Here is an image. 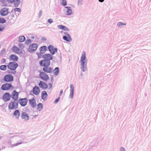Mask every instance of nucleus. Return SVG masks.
Instances as JSON below:
<instances>
[{"label": "nucleus", "mask_w": 151, "mask_h": 151, "mask_svg": "<svg viewBox=\"0 0 151 151\" xmlns=\"http://www.w3.org/2000/svg\"><path fill=\"white\" fill-rule=\"evenodd\" d=\"M63 93V90H61L60 91V96H61L62 95V94Z\"/></svg>", "instance_id": "obj_44"}, {"label": "nucleus", "mask_w": 151, "mask_h": 151, "mask_svg": "<svg viewBox=\"0 0 151 151\" xmlns=\"http://www.w3.org/2000/svg\"><path fill=\"white\" fill-rule=\"evenodd\" d=\"M39 76L40 78L45 81H47L49 79L48 76L44 72H40Z\"/></svg>", "instance_id": "obj_5"}, {"label": "nucleus", "mask_w": 151, "mask_h": 151, "mask_svg": "<svg viewBox=\"0 0 151 151\" xmlns=\"http://www.w3.org/2000/svg\"><path fill=\"white\" fill-rule=\"evenodd\" d=\"M18 66V64L14 62H10L7 65L8 69L11 70H14Z\"/></svg>", "instance_id": "obj_4"}, {"label": "nucleus", "mask_w": 151, "mask_h": 151, "mask_svg": "<svg viewBox=\"0 0 151 151\" xmlns=\"http://www.w3.org/2000/svg\"><path fill=\"white\" fill-rule=\"evenodd\" d=\"M13 115L16 118L19 119L20 115L19 111L18 110H16L14 112Z\"/></svg>", "instance_id": "obj_24"}, {"label": "nucleus", "mask_w": 151, "mask_h": 151, "mask_svg": "<svg viewBox=\"0 0 151 151\" xmlns=\"http://www.w3.org/2000/svg\"><path fill=\"white\" fill-rule=\"evenodd\" d=\"M48 49L52 55H54L55 52H57V49L54 47L52 45H50L48 46Z\"/></svg>", "instance_id": "obj_12"}, {"label": "nucleus", "mask_w": 151, "mask_h": 151, "mask_svg": "<svg viewBox=\"0 0 151 151\" xmlns=\"http://www.w3.org/2000/svg\"><path fill=\"white\" fill-rule=\"evenodd\" d=\"M6 62V60L5 59H2V63H5Z\"/></svg>", "instance_id": "obj_43"}, {"label": "nucleus", "mask_w": 151, "mask_h": 151, "mask_svg": "<svg viewBox=\"0 0 151 151\" xmlns=\"http://www.w3.org/2000/svg\"><path fill=\"white\" fill-rule=\"evenodd\" d=\"M61 4L63 6H65L67 5V1L65 0H62Z\"/></svg>", "instance_id": "obj_34"}, {"label": "nucleus", "mask_w": 151, "mask_h": 151, "mask_svg": "<svg viewBox=\"0 0 151 151\" xmlns=\"http://www.w3.org/2000/svg\"><path fill=\"white\" fill-rule=\"evenodd\" d=\"M70 93L69 97L70 98H73L74 94V86L73 85L71 84L70 85Z\"/></svg>", "instance_id": "obj_23"}, {"label": "nucleus", "mask_w": 151, "mask_h": 151, "mask_svg": "<svg viewBox=\"0 0 151 151\" xmlns=\"http://www.w3.org/2000/svg\"><path fill=\"white\" fill-rule=\"evenodd\" d=\"M11 96L9 93H6L3 95L2 99L4 101H7L9 100Z\"/></svg>", "instance_id": "obj_11"}, {"label": "nucleus", "mask_w": 151, "mask_h": 151, "mask_svg": "<svg viewBox=\"0 0 151 151\" xmlns=\"http://www.w3.org/2000/svg\"><path fill=\"white\" fill-rule=\"evenodd\" d=\"M7 66L2 65L0 66V69L2 70H5L6 69Z\"/></svg>", "instance_id": "obj_31"}, {"label": "nucleus", "mask_w": 151, "mask_h": 151, "mask_svg": "<svg viewBox=\"0 0 151 151\" xmlns=\"http://www.w3.org/2000/svg\"><path fill=\"white\" fill-rule=\"evenodd\" d=\"M82 2V0H79L78 1V4H81V3Z\"/></svg>", "instance_id": "obj_45"}, {"label": "nucleus", "mask_w": 151, "mask_h": 151, "mask_svg": "<svg viewBox=\"0 0 151 151\" xmlns=\"http://www.w3.org/2000/svg\"><path fill=\"white\" fill-rule=\"evenodd\" d=\"M29 103L30 105L33 108L35 107L36 106V100L34 98L29 100Z\"/></svg>", "instance_id": "obj_19"}, {"label": "nucleus", "mask_w": 151, "mask_h": 151, "mask_svg": "<svg viewBox=\"0 0 151 151\" xmlns=\"http://www.w3.org/2000/svg\"><path fill=\"white\" fill-rule=\"evenodd\" d=\"M9 58L11 60L14 61H17L18 59V57L14 55H10Z\"/></svg>", "instance_id": "obj_25"}, {"label": "nucleus", "mask_w": 151, "mask_h": 151, "mask_svg": "<svg viewBox=\"0 0 151 151\" xmlns=\"http://www.w3.org/2000/svg\"><path fill=\"white\" fill-rule=\"evenodd\" d=\"M19 46L20 48L16 46H14L12 48V50L15 53L18 54H21L24 52L23 49L24 47V45L22 44H19Z\"/></svg>", "instance_id": "obj_2"}, {"label": "nucleus", "mask_w": 151, "mask_h": 151, "mask_svg": "<svg viewBox=\"0 0 151 151\" xmlns=\"http://www.w3.org/2000/svg\"><path fill=\"white\" fill-rule=\"evenodd\" d=\"M6 1V0H1L2 3L4 4L2 5L3 6H7L6 4H5Z\"/></svg>", "instance_id": "obj_37"}, {"label": "nucleus", "mask_w": 151, "mask_h": 151, "mask_svg": "<svg viewBox=\"0 0 151 151\" xmlns=\"http://www.w3.org/2000/svg\"><path fill=\"white\" fill-rule=\"evenodd\" d=\"M65 8H66L67 9V11L66 12V14L67 15H70L72 13V11L70 9V7H65Z\"/></svg>", "instance_id": "obj_29"}, {"label": "nucleus", "mask_w": 151, "mask_h": 151, "mask_svg": "<svg viewBox=\"0 0 151 151\" xmlns=\"http://www.w3.org/2000/svg\"><path fill=\"white\" fill-rule=\"evenodd\" d=\"M18 104L14 101L11 102L8 106V108L9 109H16L17 107Z\"/></svg>", "instance_id": "obj_10"}, {"label": "nucleus", "mask_w": 151, "mask_h": 151, "mask_svg": "<svg viewBox=\"0 0 151 151\" xmlns=\"http://www.w3.org/2000/svg\"><path fill=\"white\" fill-rule=\"evenodd\" d=\"M21 142H20V143H18V144H16V145H18V144H21Z\"/></svg>", "instance_id": "obj_49"}, {"label": "nucleus", "mask_w": 151, "mask_h": 151, "mask_svg": "<svg viewBox=\"0 0 151 151\" xmlns=\"http://www.w3.org/2000/svg\"><path fill=\"white\" fill-rule=\"evenodd\" d=\"M65 35L63 36V39L68 42H70L71 41L72 39L69 34L66 32L65 33Z\"/></svg>", "instance_id": "obj_13"}, {"label": "nucleus", "mask_w": 151, "mask_h": 151, "mask_svg": "<svg viewBox=\"0 0 151 151\" xmlns=\"http://www.w3.org/2000/svg\"><path fill=\"white\" fill-rule=\"evenodd\" d=\"M13 86L9 83H5L1 87V89L4 91H7L10 88L13 89Z\"/></svg>", "instance_id": "obj_6"}, {"label": "nucleus", "mask_w": 151, "mask_h": 151, "mask_svg": "<svg viewBox=\"0 0 151 151\" xmlns=\"http://www.w3.org/2000/svg\"><path fill=\"white\" fill-rule=\"evenodd\" d=\"M37 47V45L36 44H33L30 45L29 47V51L32 52L35 51L36 50Z\"/></svg>", "instance_id": "obj_18"}, {"label": "nucleus", "mask_w": 151, "mask_h": 151, "mask_svg": "<svg viewBox=\"0 0 151 151\" xmlns=\"http://www.w3.org/2000/svg\"><path fill=\"white\" fill-rule=\"evenodd\" d=\"M9 12V9L6 8H4L0 10V14L2 16H5L7 15Z\"/></svg>", "instance_id": "obj_7"}, {"label": "nucleus", "mask_w": 151, "mask_h": 151, "mask_svg": "<svg viewBox=\"0 0 151 151\" xmlns=\"http://www.w3.org/2000/svg\"><path fill=\"white\" fill-rule=\"evenodd\" d=\"M27 98H24L20 99L19 100V102L22 106H25L27 103Z\"/></svg>", "instance_id": "obj_15"}, {"label": "nucleus", "mask_w": 151, "mask_h": 151, "mask_svg": "<svg viewBox=\"0 0 151 151\" xmlns=\"http://www.w3.org/2000/svg\"><path fill=\"white\" fill-rule=\"evenodd\" d=\"M32 92L34 94L36 95H38L40 93V88L38 86H36L34 87Z\"/></svg>", "instance_id": "obj_16"}, {"label": "nucleus", "mask_w": 151, "mask_h": 151, "mask_svg": "<svg viewBox=\"0 0 151 151\" xmlns=\"http://www.w3.org/2000/svg\"><path fill=\"white\" fill-rule=\"evenodd\" d=\"M22 119L25 121H27L29 119V116L28 114L25 112H23L21 114Z\"/></svg>", "instance_id": "obj_17"}, {"label": "nucleus", "mask_w": 151, "mask_h": 151, "mask_svg": "<svg viewBox=\"0 0 151 151\" xmlns=\"http://www.w3.org/2000/svg\"><path fill=\"white\" fill-rule=\"evenodd\" d=\"M7 1L8 2L10 3H14V0H8Z\"/></svg>", "instance_id": "obj_39"}, {"label": "nucleus", "mask_w": 151, "mask_h": 151, "mask_svg": "<svg viewBox=\"0 0 151 151\" xmlns=\"http://www.w3.org/2000/svg\"><path fill=\"white\" fill-rule=\"evenodd\" d=\"M47 47L46 46H43L40 48V52L41 53L45 52L47 50Z\"/></svg>", "instance_id": "obj_27"}, {"label": "nucleus", "mask_w": 151, "mask_h": 151, "mask_svg": "<svg viewBox=\"0 0 151 151\" xmlns=\"http://www.w3.org/2000/svg\"><path fill=\"white\" fill-rule=\"evenodd\" d=\"M19 93L16 91L14 90L12 94V97L14 100H17L18 98Z\"/></svg>", "instance_id": "obj_14"}, {"label": "nucleus", "mask_w": 151, "mask_h": 151, "mask_svg": "<svg viewBox=\"0 0 151 151\" xmlns=\"http://www.w3.org/2000/svg\"><path fill=\"white\" fill-rule=\"evenodd\" d=\"M4 80L6 82H10L13 81V77L10 75H6L4 77Z\"/></svg>", "instance_id": "obj_9"}, {"label": "nucleus", "mask_w": 151, "mask_h": 151, "mask_svg": "<svg viewBox=\"0 0 151 151\" xmlns=\"http://www.w3.org/2000/svg\"><path fill=\"white\" fill-rule=\"evenodd\" d=\"M59 72V69L58 68H56L54 70V74L55 75H57L58 74Z\"/></svg>", "instance_id": "obj_33"}, {"label": "nucleus", "mask_w": 151, "mask_h": 151, "mask_svg": "<svg viewBox=\"0 0 151 151\" xmlns=\"http://www.w3.org/2000/svg\"><path fill=\"white\" fill-rule=\"evenodd\" d=\"M38 85L40 88L44 89H49L52 87V85L51 83H50L47 84L46 83L42 81H40Z\"/></svg>", "instance_id": "obj_3"}, {"label": "nucleus", "mask_w": 151, "mask_h": 151, "mask_svg": "<svg viewBox=\"0 0 151 151\" xmlns=\"http://www.w3.org/2000/svg\"><path fill=\"white\" fill-rule=\"evenodd\" d=\"M14 10L15 12H20L21 11V9L19 8H15L14 9Z\"/></svg>", "instance_id": "obj_36"}, {"label": "nucleus", "mask_w": 151, "mask_h": 151, "mask_svg": "<svg viewBox=\"0 0 151 151\" xmlns=\"http://www.w3.org/2000/svg\"><path fill=\"white\" fill-rule=\"evenodd\" d=\"M40 66L44 67L49 66L50 65V62L47 60H43L40 61Z\"/></svg>", "instance_id": "obj_8"}, {"label": "nucleus", "mask_w": 151, "mask_h": 151, "mask_svg": "<svg viewBox=\"0 0 151 151\" xmlns=\"http://www.w3.org/2000/svg\"><path fill=\"white\" fill-rule=\"evenodd\" d=\"M41 54H42V53H41V52L40 53H37V55H38V58H40L41 57V56H42V55Z\"/></svg>", "instance_id": "obj_42"}, {"label": "nucleus", "mask_w": 151, "mask_h": 151, "mask_svg": "<svg viewBox=\"0 0 151 151\" xmlns=\"http://www.w3.org/2000/svg\"><path fill=\"white\" fill-rule=\"evenodd\" d=\"M48 22L49 23H51L53 22V20L52 19H49L48 20Z\"/></svg>", "instance_id": "obj_41"}, {"label": "nucleus", "mask_w": 151, "mask_h": 151, "mask_svg": "<svg viewBox=\"0 0 151 151\" xmlns=\"http://www.w3.org/2000/svg\"><path fill=\"white\" fill-rule=\"evenodd\" d=\"M43 57L45 59V60H52V57L51 55L50 54H46L43 56Z\"/></svg>", "instance_id": "obj_20"}, {"label": "nucleus", "mask_w": 151, "mask_h": 151, "mask_svg": "<svg viewBox=\"0 0 151 151\" xmlns=\"http://www.w3.org/2000/svg\"><path fill=\"white\" fill-rule=\"evenodd\" d=\"M43 104L42 103H39L37 105V110L38 111H41L43 109Z\"/></svg>", "instance_id": "obj_26"}, {"label": "nucleus", "mask_w": 151, "mask_h": 151, "mask_svg": "<svg viewBox=\"0 0 151 151\" xmlns=\"http://www.w3.org/2000/svg\"><path fill=\"white\" fill-rule=\"evenodd\" d=\"M4 27L2 25H0V31H2L4 29Z\"/></svg>", "instance_id": "obj_38"}, {"label": "nucleus", "mask_w": 151, "mask_h": 151, "mask_svg": "<svg viewBox=\"0 0 151 151\" xmlns=\"http://www.w3.org/2000/svg\"><path fill=\"white\" fill-rule=\"evenodd\" d=\"M58 27L60 29H62L65 31H68V29L65 26L63 25H60L58 26Z\"/></svg>", "instance_id": "obj_28"}, {"label": "nucleus", "mask_w": 151, "mask_h": 151, "mask_svg": "<svg viewBox=\"0 0 151 151\" xmlns=\"http://www.w3.org/2000/svg\"><path fill=\"white\" fill-rule=\"evenodd\" d=\"M86 54L84 51H83L82 55L81 58L80 62L81 66V70L82 71H84L86 68V63L87 60L86 58Z\"/></svg>", "instance_id": "obj_1"}, {"label": "nucleus", "mask_w": 151, "mask_h": 151, "mask_svg": "<svg viewBox=\"0 0 151 151\" xmlns=\"http://www.w3.org/2000/svg\"><path fill=\"white\" fill-rule=\"evenodd\" d=\"M120 150H121V151H125V150H124V148L122 147L120 149Z\"/></svg>", "instance_id": "obj_46"}, {"label": "nucleus", "mask_w": 151, "mask_h": 151, "mask_svg": "<svg viewBox=\"0 0 151 151\" xmlns=\"http://www.w3.org/2000/svg\"><path fill=\"white\" fill-rule=\"evenodd\" d=\"M52 69L48 66L44 67L43 69V70L45 72L51 73L52 71Z\"/></svg>", "instance_id": "obj_21"}, {"label": "nucleus", "mask_w": 151, "mask_h": 151, "mask_svg": "<svg viewBox=\"0 0 151 151\" xmlns=\"http://www.w3.org/2000/svg\"><path fill=\"white\" fill-rule=\"evenodd\" d=\"M25 40V37L23 36L20 37L19 38V41L20 42H24Z\"/></svg>", "instance_id": "obj_30"}, {"label": "nucleus", "mask_w": 151, "mask_h": 151, "mask_svg": "<svg viewBox=\"0 0 151 151\" xmlns=\"http://www.w3.org/2000/svg\"><path fill=\"white\" fill-rule=\"evenodd\" d=\"M5 20L3 18H0V23H3L6 22Z\"/></svg>", "instance_id": "obj_35"}, {"label": "nucleus", "mask_w": 151, "mask_h": 151, "mask_svg": "<svg viewBox=\"0 0 151 151\" xmlns=\"http://www.w3.org/2000/svg\"><path fill=\"white\" fill-rule=\"evenodd\" d=\"M60 99V97H58V98H57L55 101V103H58V101H59Z\"/></svg>", "instance_id": "obj_40"}, {"label": "nucleus", "mask_w": 151, "mask_h": 151, "mask_svg": "<svg viewBox=\"0 0 151 151\" xmlns=\"http://www.w3.org/2000/svg\"><path fill=\"white\" fill-rule=\"evenodd\" d=\"M118 24H119V25H122V23H121V22H119V23Z\"/></svg>", "instance_id": "obj_48"}, {"label": "nucleus", "mask_w": 151, "mask_h": 151, "mask_svg": "<svg viewBox=\"0 0 151 151\" xmlns=\"http://www.w3.org/2000/svg\"><path fill=\"white\" fill-rule=\"evenodd\" d=\"M48 96V94L46 91H44L42 92L41 93V97L42 100H46Z\"/></svg>", "instance_id": "obj_22"}, {"label": "nucleus", "mask_w": 151, "mask_h": 151, "mask_svg": "<svg viewBox=\"0 0 151 151\" xmlns=\"http://www.w3.org/2000/svg\"><path fill=\"white\" fill-rule=\"evenodd\" d=\"M99 0V1L101 2H103L104 1V0Z\"/></svg>", "instance_id": "obj_47"}, {"label": "nucleus", "mask_w": 151, "mask_h": 151, "mask_svg": "<svg viewBox=\"0 0 151 151\" xmlns=\"http://www.w3.org/2000/svg\"><path fill=\"white\" fill-rule=\"evenodd\" d=\"M14 3L15 6H17L20 3V0H14Z\"/></svg>", "instance_id": "obj_32"}, {"label": "nucleus", "mask_w": 151, "mask_h": 151, "mask_svg": "<svg viewBox=\"0 0 151 151\" xmlns=\"http://www.w3.org/2000/svg\"><path fill=\"white\" fill-rule=\"evenodd\" d=\"M1 137L0 136V139H1Z\"/></svg>", "instance_id": "obj_50"}]
</instances>
